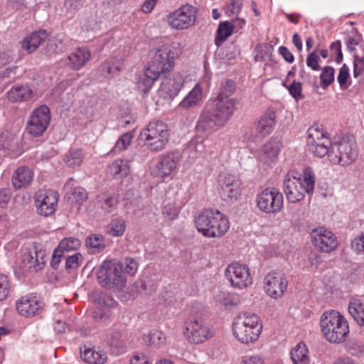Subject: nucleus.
<instances>
[{"label":"nucleus","instance_id":"f257e3e1","mask_svg":"<svg viewBox=\"0 0 364 364\" xmlns=\"http://www.w3.org/2000/svg\"><path fill=\"white\" fill-rule=\"evenodd\" d=\"M235 103V100H226L221 96L216 98L212 106L208 105L200 114L197 130L213 133L222 128L232 116Z\"/></svg>","mask_w":364,"mask_h":364},{"label":"nucleus","instance_id":"f03ea898","mask_svg":"<svg viewBox=\"0 0 364 364\" xmlns=\"http://www.w3.org/2000/svg\"><path fill=\"white\" fill-rule=\"evenodd\" d=\"M316 178L313 170L307 167L301 175L295 171H289L284 179V192L290 203H296L305 196L311 195L314 191Z\"/></svg>","mask_w":364,"mask_h":364},{"label":"nucleus","instance_id":"7ed1b4c3","mask_svg":"<svg viewBox=\"0 0 364 364\" xmlns=\"http://www.w3.org/2000/svg\"><path fill=\"white\" fill-rule=\"evenodd\" d=\"M319 325L323 337L332 343L344 342L350 333L348 321L336 310L323 312L320 317Z\"/></svg>","mask_w":364,"mask_h":364},{"label":"nucleus","instance_id":"20e7f679","mask_svg":"<svg viewBox=\"0 0 364 364\" xmlns=\"http://www.w3.org/2000/svg\"><path fill=\"white\" fill-rule=\"evenodd\" d=\"M233 336L242 343L248 344L257 341L262 332V324L259 317L254 313L242 311L233 319Z\"/></svg>","mask_w":364,"mask_h":364},{"label":"nucleus","instance_id":"39448f33","mask_svg":"<svg viewBox=\"0 0 364 364\" xmlns=\"http://www.w3.org/2000/svg\"><path fill=\"white\" fill-rule=\"evenodd\" d=\"M195 224L198 231L208 237H220L229 229L228 218L213 209L202 211L196 218Z\"/></svg>","mask_w":364,"mask_h":364},{"label":"nucleus","instance_id":"423d86ee","mask_svg":"<svg viewBox=\"0 0 364 364\" xmlns=\"http://www.w3.org/2000/svg\"><path fill=\"white\" fill-rule=\"evenodd\" d=\"M182 52V46L178 42L164 43L154 51L147 67L160 77L173 69L175 60Z\"/></svg>","mask_w":364,"mask_h":364},{"label":"nucleus","instance_id":"0eeeda50","mask_svg":"<svg viewBox=\"0 0 364 364\" xmlns=\"http://www.w3.org/2000/svg\"><path fill=\"white\" fill-rule=\"evenodd\" d=\"M357 156L355 140L348 136H343L338 140L335 139L331 144L328 159L333 165L345 166L351 164Z\"/></svg>","mask_w":364,"mask_h":364},{"label":"nucleus","instance_id":"6e6552de","mask_svg":"<svg viewBox=\"0 0 364 364\" xmlns=\"http://www.w3.org/2000/svg\"><path fill=\"white\" fill-rule=\"evenodd\" d=\"M169 130L166 123L161 120L150 122L140 133L147 149L153 152L162 151L169 140Z\"/></svg>","mask_w":364,"mask_h":364},{"label":"nucleus","instance_id":"1a4fd4ad","mask_svg":"<svg viewBox=\"0 0 364 364\" xmlns=\"http://www.w3.org/2000/svg\"><path fill=\"white\" fill-rule=\"evenodd\" d=\"M100 284L109 289L119 290L126 285L122 263L112 260L104 261L97 272Z\"/></svg>","mask_w":364,"mask_h":364},{"label":"nucleus","instance_id":"9d476101","mask_svg":"<svg viewBox=\"0 0 364 364\" xmlns=\"http://www.w3.org/2000/svg\"><path fill=\"white\" fill-rule=\"evenodd\" d=\"M331 141L329 134L321 124H314L307 131L306 144L314 156L322 158L328 155Z\"/></svg>","mask_w":364,"mask_h":364},{"label":"nucleus","instance_id":"9b49d317","mask_svg":"<svg viewBox=\"0 0 364 364\" xmlns=\"http://www.w3.org/2000/svg\"><path fill=\"white\" fill-rule=\"evenodd\" d=\"M198 11V9L193 5H182L166 16V22L172 29L187 30L195 26Z\"/></svg>","mask_w":364,"mask_h":364},{"label":"nucleus","instance_id":"f8f14e48","mask_svg":"<svg viewBox=\"0 0 364 364\" xmlns=\"http://www.w3.org/2000/svg\"><path fill=\"white\" fill-rule=\"evenodd\" d=\"M46 252L41 244L33 242L21 250L19 267L25 271L38 272L45 264Z\"/></svg>","mask_w":364,"mask_h":364},{"label":"nucleus","instance_id":"ddd939ff","mask_svg":"<svg viewBox=\"0 0 364 364\" xmlns=\"http://www.w3.org/2000/svg\"><path fill=\"white\" fill-rule=\"evenodd\" d=\"M225 276L231 287L237 289H246L253 282L249 267L239 262L229 264L225 269Z\"/></svg>","mask_w":364,"mask_h":364},{"label":"nucleus","instance_id":"4468645a","mask_svg":"<svg viewBox=\"0 0 364 364\" xmlns=\"http://www.w3.org/2000/svg\"><path fill=\"white\" fill-rule=\"evenodd\" d=\"M219 193L227 202L237 200L242 195V183L240 178L232 173H224L218 178Z\"/></svg>","mask_w":364,"mask_h":364},{"label":"nucleus","instance_id":"2eb2a0df","mask_svg":"<svg viewBox=\"0 0 364 364\" xmlns=\"http://www.w3.org/2000/svg\"><path fill=\"white\" fill-rule=\"evenodd\" d=\"M284 197L282 193L274 188H267L257 196L258 208L269 214H276L283 208Z\"/></svg>","mask_w":364,"mask_h":364},{"label":"nucleus","instance_id":"dca6fc26","mask_svg":"<svg viewBox=\"0 0 364 364\" xmlns=\"http://www.w3.org/2000/svg\"><path fill=\"white\" fill-rule=\"evenodd\" d=\"M184 336L191 343H203L213 336L207 323L198 318H190L185 322Z\"/></svg>","mask_w":364,"mask_h":364},{"label":"nucleus","instance_id":"f3484780","mask_svg":"<svg viewBox=\"0 0 364 364\" xmlns=\"http://www.w3.org/2000/svg\"><path fill=\"white\" fill-rule=\"evenodd\" d=\"M50 122L49 108L46 105H41L31 112L27 122L26 130L33 136H40L47 129Z\"/></svg>","mask_w":364,"mask_h":364},{"label":"nucleus","instance_id":"a211bd4d","mask_svg":"<svg viewBox=\"0 0 364 364\" xmlns=\"http://www.w3.org/2000/svg\"><path fill=\"white\" fill-rule=\"evenodd\" d=\"M288 287L286 275L281 271H271L264 278V289L273 299L281 298Z\"/></svg>","mask_w":364,"mask_h":364},{"label":"nucleus","instance_id":"6ab92c4d","mask_svg":"<svg viewBox=\"0 0 364 364\" xmlns=\"http://www.w3.org/2000/svg\"><path fill=\"white\" fill-rule=\"evenodd\" d=\"M58 198V193L53 190H39L35 196V205L38 213L46 217L53 214L56 210Z\"/></svg>","mask_w":364,"mask_h":364},{"label":"nucleus","instance_id":"aec40b11","mask_svg":"<svg viewBox=\"0 0 364 364\" xmlns=\"http://www.w3.org/2000/svg\"><path fill=\"white\" fill-rule=\"evenodd\" d=\"M16 311L23 316L29 318L40 314L44 308V303L36 294H28L16 301Z\"/></svg>","mask_w":364,"mask_h":364},{"label":"nucleus","instance_id":"412c9836","mask_svg":"<svg viewBox=\"0 0 364 364\" xmlns=\"http://www.w3.org/2000/svg\"><path fill=\"white\" fill-rule=\"evenodd\" d=\"M311 236L314 245L323 252H331L338 247V242L335 234L324 227L314 228Z\"/></svg>","mask_w":364,"mask_h":364},{"label":"nucleus","instance_id":"4be33fe9","mask_svg":"<svg viewBox=\"0 0 364 364\" xmlns=\"http://www.w3.org/2000/svg\"><path fill=\"white\" fill-rule=\"evenodd\" d=\"M179 161L180 156L176 152L171 151L162 154L159 156L152 174L161 178L168 177L176 169Z\"/></svg>","mask_w":364,"mask_h":364},{"label":"nucleus","instance_id":"5701e85b","mask_svg":"<svg viewBox=\"0 0 364 364\" xmlns=\"http://www.w3.org/2000/svg\"><path fill=\"white\" fill-rule=\"evenodd\" d=\"M183 82V76L179 73H174L172 76L162 80L159 92L164 98L173 99L181 90Z\"/></svg>","mask_w":364,"mask_h":364},{"label":"nucleus","instance_id":"b1692460","mask_svg":"<svg viewBox=\"0 0 364 364\" xmlns=\"http://www.w3.org/2000/svg\"><path fill=\"white\" fill-rule=\"evenodd\" d=\"M276 125V113L267 109L256 122V132L258 136L264 138L269 135Z\"/></svg>","mask_w":364,"mask_h":364},{"label":"nucleus","instance_id":"393cba45","mask_svg":"<svg viewBox=\"0 0 364 364\" xmlns=\"http://www.w3.org/2000/svg\"><path fill=\"white\" fill-rule=\"evenodd\" d=\"M279 150V141L271 139L259 151L257 159L260 163L269 165L277 160Z\"/></svg>","mask_w":364,"mask_h":364},{"label":"nucleus","instance_id":"a878e982","mask_svg":"<svg viewBox=\"0 0 364 364\" xmlns=\"http://www.w3.org/2000/svg\"><path fill=\"white\" fill-rule=\"evenodd\" d=\"M35 95L33 89L28 84L14 85L7 92L8 100L11 102H22L31 100Z\"/></svg>","mask_w":364,"mask_h":364},{"label":"nucleus","instance_id":"bb28decb","mask_svg":"<svg viewBox=\"0 0 364 364\" xmlns=\"http://www.w3.org/2000/svg\"><path fill=\"white\" fill-rule=\"evenodd\" d=\"M91 55L90 50L87 48H78L68 57V65L70 68L79 70L90 61Z\"/></svg>","mask_w":364,"mask_h":364},{"label":"nucleus","instance_id":"cd10ccee","mask_svg":"<svg viewBox=\"0 0 364 364\" xmlns=\"http://www.w3.org/2000/svg\"><path fill=\"white\" fill-rule=\"evenodd\" d=\"M159 77L149 68H144L143 73L138 75L136 81V89L141 92L147 93L151 90L154 82Z\"/></svg>","mask_w":364,"mask_h":364},{"label":"nucleus","instance_id":"c85d7f7f","mask_svg":"<svg viewBox=\"0 0 364 364\" xmlns=\"http://www.w3.org/2000/svg\"><path fill=\"white\" fill-rule=\"evenodd\" d=\"M48 36V33L45 30L33 32L23 40L22 48L29 53H33L47 39Z\"/></svg>","mask_w":364,"mask_h":364},{"label":"nucleus","instance_id":"c756f323","mask_svg":"<svg viewBox=\"0 0 364 364\" xmlns=\"http://www.w3.org/2000/svg\"><path fill=\"white\" fill-rule=\"evenodd\" d=\"M33 178L32 171L27 167H18L12 176V183L15 188L20 189L30 185Z\"/></svg>","mask_w":364,"mask_h":364},{"label":"nucleus","instance_id":"7c9ffc66","mask_svg":"<svg viewBox=\"0 0 364 364\" xmlns=\"http://www.w3.org/2000/svg\"><path fill=\"white\" fill-rule=\"evenodd\" d=\"M203 97V88L200 83L198 82L185 97V98L179 103L178 107L188 109L190 107L197 106L202 101Z\"/></svg>","mask_w":364,"mask_h":364},{"label":"nucleus","instance_id":"2f4dec72","mask_svg":"<svg viewBox=\"0 0 364 364\" xmlns=\"http://www.w3.org/2000/svg\"><path fill=\"white\" fill-rule=\"evenodd\" d=\"M108 343L111 348L116 350L117 353H122L128 346L127 333L113 329Z\"/></svg>","mask_w":364,"mask_h":364},{"label":"nucleus","instance_id":"473e14b6","mask_svg":"<svg viewBox=\"0 0 364 364\" xmlns=\"http://www.w3.org/2000/svg\"><path fill=\"white\" fill-rule=\"evenodd\" d=\"M67 45V38L63 36L58 35L48 40L46 47V53L49 56L62 53L66 50Z\"/></svg>","mask_w":364,"mask_h":364},{"label":"nucleus","instance_id":"72a5a7b5","mask_svg":"<svg viewBox=\"0 0 364 364\" xmlns=\"http://www.w3.org/2000/svg\"><path fill=\"white\" fill-rule=\"evenodd\" d=\"M292 364H310L309 352L305 343H299L291 350Z\"/></svg>","mask_w":364,"mask_h":364},{"label":"nucleus","instance_id":"f704fd0d","mask_svg":"<svg viewBox=\"0 0 364 364\" xmlns=\"http://www.w3.org/2000/svg\"><path fill=\"white\" fill-rule=\"evenodd\" d=\"M348 312L360 326H364V303L360 299L353 298L350 301Z\"/></svg>","mask_w":364,"mask_h":364},{"label":"nucleus","instance_id":"c9c22d12","mask_svg":"<svg viewBox=\"0 0 364 364\" xmlns=\"http://www.w3.org/2000/svg\"><path fill=\"white\" fill-rule=\"evenodd\" d=\"M81 358L85 362L90 364H103L106 362L107 358L106 354L94 348H85L81 350Z\"/></svg>","mask_w":364,"mask_h":364},{"label":"nucleus","instance_id":"e433bc0d","mask_svg":"<svg viewBox=\"0 0 364 364\" xmlns=\"http://www.w3.org/2000/svg\"><path fill=\"white\" fill-rule=\"evenodd\" d=\"M109 173L120 178L127 176L130 172L129 161L127 159H117L108 166Z\"/></svg>","mask_w":364,"mask_h":364},{"label":"nucleus","instance_id":"4c0bfd02","mask_svg":"<svg viewBox=\"0 0 364 364\" xmlns=\"http://www.w3.org/2000/svg\"><path fill=\"white\" fill-rule=\"evenodd\" d=\"M84 159L83 151L79 148H70L64 156V161L65 164L72 168L79 167Z\"/></svg>","mask_w":364,"mask_h":364},{"label":"nucleus","instance_id":"58836bf2","mask_svg":"<svg viewBox=\"0 0 364 364\" xmlns=\"http://www.w3.org/2000/svg\"><path fill=\"white\" fill-rule=\"evenodd\" d=\"M122 63L116 58H109L100 65V70L102 74L110 77L117 74L121 69Z\"/></svg>","mask_w":364,"mask_h":364},{"label":"nucleus","instance_id":"ea45409f","mask_svg":"<svg viewBox=\"0 0 364 364\" xmlns=\"http://www.w3.org/2000/svg\"><path fill=\"white\" fill-rule=\"evenodd\" d=\"M217 304L225 307L237 306L240 303L239 296L235 294L220 291L214 297Z\"/></svg>","mask_w":364,"mask_h":364},{"label":"nucleus","instance_id":"a19ab883","mask_svg":"<svg viewBox=\"0 0 364 364\" xmlns=\"http://www.w3.org/2000/svg\"><path fill=\"white\" fill-rule=\"evenodd\" d=\"M233 33L229 21L220 22L218 25L215 36V43L218 45L225 41Z\"/></svg>","mask_w":364,"mask_h":364},{"label":"nucleus","instance_id":"79ce46f5","mask_svg":"<svg viewBox=\"0 0 364 364\" xmlns=\"http://www.w3.org/2000/svg\"><path fill=\"white\" fill-rule=\"evenodd\" d=\"M273 48L267 43L257 44L255 48V61H265L268 60L272 52Z\"/></svg>","mask_w":364,"mask_h":364},{"label":"nucleus","instance_id":"37998d69","mask_svg":"<svg viewBox=\"0 0 364 364\" xmlns=\"http://www.w3.org/2000/svg\"><path fill=\"white\" fill-rule=\"evenodd\" d=\"M144 340L149 346L159 348L165 343L166 337L161 331H154L145 336Z\"/></svg>","mask_w":364,"mask_h":364},{"label":"nucleus","instance_id":"c03bdc74","mask_svg":"<svg viewBox=\"0 0 364 364\" xmlns=\"http://www.w3.org/2000/svg\"><path fill=\"white\" fill-rule=\"evenodd\" d=\"M87 192L81 187H75L72 189L68 199L70 200L72 203H75L77 205H80L87 199Z\"/></svg>","mask_w":364,"mask_h":364},{"label":"nucleus","instance_id":"a18cd8bd","mask_svg":"<svg viewBox=\"0 0 364 364\" xmlns=\"http://www.w3.org/2000/svg\"><path fill=\"white\" fill-rule=\"evenodd\" d=\"M101 208L107 213L114 211L118 204V199L115 196H107L105 195L98 196Z\"/></svg>","mask_w":364,"mask_h":364},{"label":"nucleus","instance_id":"49530a36","mask_svg":"<svg viewBox=\"0 0 364 364\" xmlns=\"http://www.w3.org/2000/svg\"><path fill=\"white\" fill-rule=\"evenodd\" d=\"M133 137L134 135L131 132L123 134L117 141L114 146L112 149V151L117 154L127 149V147L130 145Z\"/></svg>","mask_w":364,"mask_h":364},{"label":"nucleus","instance_id":"de8ad7c7","mask_svg":"<svg viewBox=\"0 0 364 364\" xmlns=\"http://www.w3.org/2000/svg\"><path fill=\"white\" fill-rule=\"evenodd\" d=\"M126 224L124 220L121 218H117L111 222L108 232L112 236L118 237L124 234Z\"/></svg>","mask_w":364,"mask_h":364},{"label":"nucleus","instance_id":"09e8293b","mask_svg":"<svg viewBox=\"0 0 364 364\" xmlns=\"http://www.w3.org/2000/svg\"><path fill=\"white\" fill-rule=\"evenodd\" d=\"M80 241L75 238V237H66L62 240L58 246V248L60 249L63 252L64 251H73L76 250L80 247Z\"/></svg>","mask_w":364,"mask_h":364},{"label":"nucleus","instance_id":"8fccbe9b","mask_svg":"<svg viewBox=\"0 0 364 364\" xmlns=\"http://www.w3.org/2000/svg\"><path fill=\"white\" fill-rule=\"evenodd\" d=\"M334 68L331 66H326L322 69L320 80L323 88H326L334 81Z\"/></svg>","mask_w":364,"mask_h":364},{"label":"nucleus","instance_id":"3c124183","mask_svg":"<svg viewBox=\"0 0 364 364\" xmlns=\"http://www.w3.org/2000/svg\"><path fill=\"white\" fill-rule=\"evenodd\" d=\"M235 90V87L234 82L232 80H226L221 84L217 98H220L221 96L222 98H225L226 100H235L230 97L234 93Z\"/></svg>","mask_w":364,"mask_h":364},{"label":"nucleus","instance_id":"603ef678","mask_svg":"<svg viewBox=\"0 0 364 364\" xmlns=\"http://www.w3.org/2000/svg\"><path fill=\"white\" fill-rule=\"evenodd\" d=\"M179 208L175 203H169L165 205L162 209V215L167 221L175 220L179 213Z\"/></svg>","mask_w":364,"mask_h":364},{"label":"nucleus","instance_id":"864d4df0","mask_svg":"<svg viewBox=\"0 0 364 364\" xmlns=\"http://www.w3.org/2000/svg\"><path fill=\"white\" fill-rule=\"evenodd\" d=\"M87 246L93 249L95 252H99L104 249V238L100 235H92L86 240Z\"/></svg>","mask_w":364,"mask_h":364},{"label":"nucleus","instance_id":"5fc2aeb1","mask_svg":"<svg viewBox=\"0 0 364 364\" xmlns=\"http://www.w3.org/2000/svg\"><path fill=\"white\" fill-rule=\"evenodd\" d=\"M283 85L288 89L289 94L296 100L304 98L302 95V84L301 82L294 80L289 86H287L285 82L283 83Z\"/></svg>","mask_w":364,"mask_h":364},{"label":"nucleus","instance_id":"6e6d98bb","mask_svg":"<svg viewBox=\"0 0 364 364\" xmlns=\"http://www.w3.org/2000/svg\"><path fill=\"white\" fill-rule=\"evenodd\" d=\"M15 134L9 130H5L0 134V147L9 149L15 141Z\"/></svg>","mask_w":364,"mask_h":364},{"label":"nucleus","instance_id":"4d7b16f0","mask_svg":"<svg viewBox=\"0 0 364 364\" xmlns=\"http://www.w3.org/2000/svg\"><path fill=\"white\" fill-rule=\"evenodd\" d=\"M11 284L9 277L0 274V301L5 299L9 294Z\"/></svg>","mask_w":364,"mask_h":364},{"label":"nucleus","instance_id":"13d9d810","mask_svg":"<svg viewBox=\"0 0 364 364\" xmlns=\"http://www.w3.org/2000/svg\"><path fill=\"white\" fill-rule=\"evenodd\" d=\"M242 6V0H231L225 7V12L228 16H237L240 14Z\"/></svg>","mask_w":364,"mask_h":364},{"label":"nucleus","instance_id":"bf43d9fd","mask_svg":"<svg viewBox=\"0 0 364 364\" xmlns=\"http://www.w3.org/2000/svg\"><path fill=\"white\" fill-rule=\"evenodd\" d=\"M123 269L124 273L134 276L138 270L139 264L132 257H126L124 261Z\"/></svg>","mask_w":364,"mask_h":364},{"label":"nucleus","instance_id":"052dcab7","mask_svg":"<svg viewBox=\"0 0 364 364\" xmlns=\"http://www.w3.org/2000/svg\"><path fill=\"white\" fill-rule=\"evenodd\" d=\"M83 257L80 253H75L72 256L66 258L65 267L66 269H77L82 263Z\"/></svg>","mask_w":364,"mask_h":364},{"label":"nucleus","instance_id":"680f3d73","mask_svg":"<svg viewBox=\"0 0 364 364\" xmlns=\"http://www.w3.org/2000/svg\"><path fill=\"white\" fill-rule=\"evenodd\" d=\"M351 248L355 253L364 255V233H361L353 240Z\"/></svg>","mask_w":364,"mask_h":364},{"label":"nucleus","instance_id":"e2e57ef3","mask_svg":"<svg viewBox=\"0 0 364 364\" xmlns=\"http://www.w3.org/2000/svg\"><path fill=\"white\" fill-rule=\"evenodd\" d=\"M319 61L320 58L316 51H313L307 55L306 65L313 70L318 71L320 70Z\"/></svg>","mask_w":364,"mask_h":364},{"label":"nucleus","instance_id":"0e129e2a","mask_svg":"<svg viewBox=\"0 0 364 364\" xmlns=\"http://www.w3.org/2000/svg\"><path fill=\"white\" fill-rule=\"evenodd\" d=\"M264 359L259 354L246 355L242 358L241 364H264Z\"/></svg>","mask_w":364,"mask_h":364},{"label":"nucleus","instance_id":"69168bd1","mask_svg":"<svg viewBox=\"0 0 364 364\" xmlns=\"http://www.w3.org/2000/svg\"><path fill=\"white\" fill-rule=\"evenodd\" d=\"M353 63V75L355 77H358L364 72V55L360 57L358 55L355 54Z\"/></svg>","mask_w":364,"mask_h":364},{"label":"nucleus","instance_id":"338daca9","mask_svg":"<svg viewBox=\"0 0 364 364\" xmlns=\"http://www.w3.org/2000/svg\"><path fill=\"white\" fill-rule=\"evenodd\" d=\"M92 317L96 321H105L109 317V310L107 309H101L97 308L93 311Z\"/></svg>","mask_w":364,"mask_h":364},{"label":"nucleus","instance_id":"774afa93","mask_svg":"<svg viewBox=\"0 0 364 364\" xmlns=\"http://www.w3.org/2000/svg\"><path fill=\"white\" fill-rule=\"evenodd\" d=\"M330 50L336 54V61L338 63H341L343 60V53L341 51V42L340 41H336L333 42L330 46Z\"/></svg>","mask_w":364,"mask_h":364}]
</instances>
